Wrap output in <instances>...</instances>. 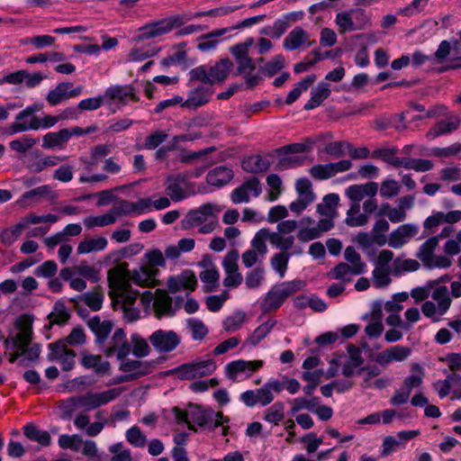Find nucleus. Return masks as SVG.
I'll list each match as a JSON object with an SVG mask.
<instances>
[{"label": "nucleus", "mask_w": 461, "mask_h": 461, "mask_svg": "<svg viewBox=\"0 0 461 461\" xmlns=\"http://www.w3.org/2000/svg\"><path fill=\"white\" fill-rule=\"evenodd\" d=\"M125 271V266L114 267L108 271L109 294L114 309L122 311L128 321H134L139 319L140 312L133 304L140 294L137 290L126 289Z\"/></svg>", "instance_id": "f257e3e1"}, {"label": "nucleus", "mask_w": 461, "mask_h": 461, "mask_svg": "<svg viewBox=\"0 0 461 461\" xmlns=\"http://www.w3.org/2000/svg\"><path fill=\"white\" fill-rule=\"evenodd\" d=\"M176 420L178 422L185 423L190 429L195 430V426L207 427L210 429L222 426V433H227L225 423L229 421L222 412L212 410H203L197 405H190L186 410L177 407L173 409Z\"/></svg>", "instance_id": "f03ea898"}, {"label": "nucleus", "mask_w": 461, "mask_h": 461, "mask_svg": "<svg viewBox=\"0 0 461 461\" xmlns=\"http://www.w3.org/2000/svg\"><path fill=\"white\" fill-rule=\"evenodd\" d=\"M123 392L121 387L111 388L101 392H89L83 395L70 397L60 402L59 408L68 417L71 416L77 408L92 411L117 399Z\"/></svg>", "instance_id": "7ed1b4c3"}, {"label": "nucleus", "mask_w": 461, "mask_h": 461, "mask_svg": "<svg viewBox=\"0 0 461 461\" xmlns=\"http://www.w3.org/2000/svg\"><path fill=\"white\" fill-rule=\"evenodd\" d=\"M15 328L17 330L16 334L10 336L5 341L6 347L12 345L14 348L20 349L23 356H25L31 361L38 358L41 353L40 345L33 344L28 347L32 337V319L28 315L20 316L15 321Z\"/></svg>", "instance_id": "20e7f679"}, {"label": "nucleus", "mask_w": 461, "mask_h": 461, "mask_svg": "<svg viewBox=\"0 0 461 461\" xmlns=\"http://www.w3.org/2000/svg\"><path fill=\"white\" fill-rule=\"evenodd\" d=\"M221 210L222 208L216 203L202 204L186 213L182 220V228L188 230L199 226V233H212L216 228V218Z\"/></svg>", "instance_id": "39448f33"}, {"label": "nucleus", "mask_w": 461, "mask_h": 461, "mask_svg": "<svg viewBox=\"0 0 461 461\" xmlns=\"http://www.w3.org/2000/svg\"><path fill=\"white\" fill-rule=\"evenodd\" d=\"M334 23L340 34L363 31L372 25L371 14L362 8H351L337 13Z\"/></svg>", "instance_id": "423d86ee"}, {"label": "nucleus", "mask_w": 461, "mask_h": 461, "mask_svg": "<svg viewBox=\"0 0 461 461\" xmlns=\"http://www.w3.org/2000/svg\"><path fill=\"white\" fill-rule=\"evenodd\" d=\"M231 68L232 62L230 59H221L213 66L202 65L191 69L190 78L206 84L220 83L228 77Z\"/></svg>", "instance_id": "0eeeda50"}, {"label": "nucleus", "mask_w": 461, "mask_h": 461, "mask_svg": "<svg viewBox=\"0 0 461 461\" xmlns=\"http://www.w3.org/2000/svg\"><path fill=\"white\" fill-rule=\"evenodd\" d=\"M185 20L180 15H175L150 23L140 29L138 40L144 41L161 37L175 28L180 27Z\"/></svg>", "instance_id": "6e6552de"}, {"label": "nucleus", "mask_w": 461, "mask_h": 461, "mask_svg": "<svg viewBox=\"0 0 461 461\" xmlns=\"http://www.w3.org/2000/svg\"><path fill=\"white\" fill-rule=\"evenodd\" d=\"M122 266H125L126 268L124 279L127 290L132 289L130 282L142 287H154L159 284V281L157 279L159 270L149 268L143 263L138 268L132 270H129V265L126 262L121 263L116 267Z\"/></svg>", "instance_id": "1a4fd4ad"}, {"label": "nucleus", "mask_w": 461, "mask_h": 461, "mask_svg": "<svg viewBox=\"0 0 461 461\" xmlns=\"http://www.w3.org/2000/svg\"><path fill=\"white\" fill-rule=\"evenodd\" d=\"M216 369L213 360L206 359L181 365L167 371L168 375H175L179 379H195L212 374Z\"/></svg>", "instance_id": "9d476101"}, {"label": "nucleus", "mask_w": 461, "mask_h": 461, "mask_svg": "<svg viewBox=\"0 0 461 461\" xmlns=\"http://www.w3.org/2000/svg\"><path fill=\"white\" fill-rule=\"evenodd\" d=\"M264 365L262 360L237 359L225 366V375L234 383L247 380Z\"/></svg>", "instance_id": "9b49d317"}, {"label": "nucleus", "mask_w": 461, "mask_h": 461, "mask_svg": "<svg viewBox=\"0 0 461 461\" xmlns=\"http://www.w3.org/2000/svg\"><path fill=\"white\" fill-rule=\"evenodd\" d=\"M296 199L289 204L292 212L301 214L312 203H313L317 195L313 191L311 181L306 177H302L295 182Z\"/></svg>", "instance_id": "f8f14e48"}, {"label": "nucleus", "mask_w": 461, "mask_h": 461, "mask_svg": "<svg viewBox=\"0 0 461 461\" xmlns=\"http://www.w3.org/2000/svg\"><path fill=\"white\" fill-rule=\"evenodd\" d=\"M140 300L145 308H149L152 304L158 318L173 314L171 298L164 290L158 289L155 294L146 291L140 295Z\"/></svg>", "instance_id": "ddd939ff"}, {"label": "nucleus", "mask_w": 461, "mask_h": 461, "mask_svg": "<svg viewBox=\"0 0 461 461\" xmlns=\"http://www.w3.org/2000/svg\"><path fill=\"white\" fill-rule=\"evenodd\" d=\"M149 339L152 347L161 353L175 350L181 342V338L176 331L167 330L154 331Z\"/></svg>", "instance_id": "4468645a"}, {"label": "nucleus", "mask_w": 461, "mask_h": 461, "mask_svg": "<svg viewBox=\"0 0 461 461\" xmlns=\"http://www.w3.org/2000/svg\"><path fill=\"white\" fill-rule=\"evenodd\" d=\"M411 348L407 346L395 345L377 353L374 361L382 367H386L393 362H404L411 355Z\"/></svg>", "instance_id": "2eb2a0df"}, {"label": "nucleus", "mask_w": 461, "mask_h": 461, "mask_svg": "<svg viewBox=\"0 0 461 461\" xmlns=\"http://www.w3.org/2000/svg\"><path fill=\"white\" fill-rule=\"evenodd\" d=\"M262 192V186L259 180L251 177L241 185L232 190L230 200L234 204L249 203L251 197H258Z\"/></svg>", "instance_id": "dca6fc26"}, {"label": "nucleus", "mask_w": 461, "mask_h": 461, "mask_svg": "<svg viewBox=\"0 0 461 461\" xmlns=\"http://www.w3.org/2000/svg\"><path fill=\"white\" fill-rule=\"evenodd\" d=\"M362 251L369 258L375 256V246L383 247L386 244L387 237L384 234H373L372 232H359L354 239Z\"/></svg>", "instance_id": "f3484780"}, {"label": "nucleus", "mask_w": 461, "mask_h": 461, "mask_svg": "<svg viewBox=\"0 0 461 461\" xmlns=\"http://www.w3.org/2000/svg\"><path fill=\"white\" fill-rule=\"evenodd\" d=\"M382 370L377 366H366L357 370V375L362 376L361 386L364 389H383L388 384L385 377H378Z\"/></svg>", "instance_id": "a211bd4d"}, {"label": "nucleus", "mask_w": 461, "mask_h": 461, "mask_svg": "<svg viewBox=\"0 0 461 461\" xmlns=\"http://www.w3.org/2000/svg\"><path fill=\"white\" fill-rule=\"evenodd\" d=\"M49 358L55 360L61 365L65 371L71 370L75 365L76 354L74 351L67 348L64 342L59 341L57 343L50 344Z\"/></svg>", "instance_id": "6ab92c4d"}, {"label": "nucleus", "mask_w": 461, "mask_h": 461, "mask_svg": "<svg viewBox=\"0 0 461 461\" xmlns=\"http://www.w3.org/2000/svg\"><path fill=\"white\" fill-rule=\"evenodd\" d=\"M418 232V228L412 224H402L393 230L387 238L386 243L393 249H401Z\"/></svg>", "instance_id": "aec40b11"}, {"label": "nucleus", "mask_w": 461, "mask_h": 461, "mask_svg": "<svg viewBox=\"0 0 461 461\" xmlns=\"http://www.w3.org/2000/svg\"><path fill=\"white\" fill-rule=\"evenodd\" d=\"M187 179V174H177L167 178L166 192L174 202H180L187 197L185 192Z\"/></svg>", "instance_id": "412c9836"}, {"label": "nucleus", "mask_w": 461, "mask_h": 461, "mask_svg": "<svg viewBox=\"0 0 461 461\" xmlns=\"http://www.w3.org/2000/svg\"><path fill=\"white\" fill-rule=\"evenodd\" d=\"M104 98H106L107 104H111L114 100H117L122 104H127L130 101L138 100L135 90L131 85L111 86L104 91Z\"/></svg>", "instance_id": "4be33fe9"}, {"label": "nucleus", "mask_w": 461, "mask_h": 461, "mask_svg": "<svg viewBox=\"0 0 461 461\" xmlns=\"http://www.w3.org/2000/svg\"><path fill=\"white\" fill-rule=\"evenodd\" d=\"M167 285L171 293L182 290L194 291L197 285V279L193 272L186 270L177 276H170Z\"/></svg>", "instance_id": "5701e85b"}, {"label": "nucleus", "mask_w": 461, "mask_h": 461, "mask_svg": "<svg viewBox=\"0 0 461 461\" xmlns=\"http://www.w3.org/2000/svg\"><path fill=\"white\" fill-rule=\"evenodd\" d=\"M378 191V185L375 182L352 185L346 188L345 194L351 201V203H359L364 197H375Z\"/></svg>", "instance_id": "b1692460"}, {"label": "nucleus", "mask_w": 461, "mask_h": 461, "mask_svg": "<svg viewBox=\"0 0 461 461\" xmlns=\"http://www.w3.org/2000/svg\"><path fill=\"white\" fill-rule=\"evenodd\" d=\"M284 390V384L277 379H270L260 388L254 390L258 404L267 406L270 404L275 398V393H279Z\"/></svg>", "instance_id": "393cba45"}, {"label": "nucleus", "mask_w": 461, "mask_h": 461, "mask_svg": "<svg viewBox=\"0 0 461 461\" xmlns=\"http://www.w3.org/2000/svg\"><path fill=\"white\" fill-rule=\"evenodd\" d=\"M131 352V346L127 342L126 335L123 330L117 329L109 343V346L105 349L107 356H111L116 353L118 358L122 359L127 357Z\"/></svg>", "instance_id": "a878e982"}, {"label": "nucleus", "mask_w": 461, "mask_h": 461, "mask_svg": "<svg viewBox=\"0 0 461 461\" xmlns=\"http://www.w3.org/2000/svg\"><path fill=\"white\" fill-rule=\"evenodd\" d=\"M312 44L310 35L302 27L294 28L285 38L283 45L287 50H295L300 48H307Z\"/></svg>", "instance_id": "bb28decb"}, {"label": "nucleus", "mask_w": 461, "mask_h": 461, "mask_svg": "<svg viewBox=\"0 0 461 461\" xmlns=\"http://www.w3.org/2000/svg\"><path fill=\"white\" fill-rule=\"evenodd\" d=\"M155 368L154 362L142 361V360H122L120 365V370L124 373H129V375H134L137 378L141 375L151 373Z\"/></svg>", "instance_id": "cd10ccee"}, {"label": "nucleus", "mask_w": 461, "mask_h": 461, "mask_svg": "<svg viewBox=\"0 0 461 461\" xmlns=\"http://www.w3.org/2000/svg\"><path fill=\"white\" fill-rule=\"evenodd\" d=\"M230 31V28H222L201 35L197 39V50H199L202 52H210L215 50L218 45L222 41L221 38Z\"/></svg>", "instance_id": "c85d7f7f"}, {"label": "nucleus", "mask_w": 461, "mask_h": 461, "mask_svg": "<svg viewBox=\"0 0 461 461\" xmlns=\"http://www.w3.org/2000/svg\"><path fill=\"white\" fill-rule=\"evenodd\" d=\"M461 220V211H450L448 212H435L424 221V228L432 230L442 223H456Z\"/></svg>", "instance_id": "c756f323"}, {"label": "nucleus", "mask_w": 461, "mask_h": 461, "mask_svg": "<svg viewBox=\"0 0 461 461\" xmlns=\"http://www.w3.org/2000/svg\"><path fill=\"white\" fill-rule=\"evenodd\" d=\"M460 118L457 115L450 114L433 126L426 136L428 139L433 140L440 135L450 133L458 128Z\"/></svg>", "instance_id": "7c9ffc66"}, {"label": "nucleus", "mask_w": 461, "mask_h": 461, "mask_svg": "<svg viewBox=\"0 0 461 461\" xmlns=\"http://www.w3.org/2000/svg\"><path fill=\"white\" fill-rule=\"evenodd\" d=\"M234 174L230 168L219 166L208 172L206 181L210 185L220 188L229 184Z\"/></svg>", "instance_id": "2f4dec72"}, {"label": "nucleus", "mask_w": 461, "mask_h": 461, "mask_svg": "<svg viewBox=\"0 0 461 461\" xmlns=\"http://www.w3.org/2000/svg\"><path fill=\"white\" fill-rule=\"evenodd\" d=\"M330 92L331 89L329 83H318V85L312 89L311 97L304 104V109L310 111L320 106L322 102L330 96Z\"/></svg>", "instance_id": "473e14b6"}, {"label": "nucleus", "mask_w": 461, "mask_h": 461, "mask_svg": "<svg viewBox=\"0 0 461 461\" xmlns=\"http://www.w3.org/2000/svg\"><path fill=\"white\" fill-rule=\"evenodd\" d=\"M276 321L275 320L269 319L264 323L260 324L257 327L252 333H250L248 338L245 339L243 346L244 347H256L258 346L274 329Z\"/></svg>", "instance_id": "72a5a7b5"}, {"label": "nucleus", "mask_w": 461, "mask_h": 461, "mask_svg": "<svg viewBox=\"0 0 461 461\" xmlns=\"http://www.w3.org/2000/svg\"><path fill=\"white\" fill-rule=\"evenodd\" d=\"M339 200L338 194H328L322 198L321 202L317 204L316 212L324 217H337Z\"/></svg>", "instance_id": "f704fd0d"}, {"label": "nucleus", "mask_w": 461, "mask_h": 461, "mask_svg": "<svg viewBox=\"0 0 461 461\" xmlns=\"http://www.w3.org/2000/svg\"><path fill=\"white\" fill-rule=\"evenodd\" d=\"M87 324L90 330L95 333L98 344L104 342L111 333L113 326L111 321H101L97 316L91 318Z\"/></svg>", "instance_id": "c9c22d12"}, {"label": "nucleus", "mask_w": 461, "mask_h": 461, "mask_svg": "<svg viewBox=\"0 0 461 461\" xmlns=\"http://www.w3.org/2000/svg\"><path fill=\"white\" fill-rule=\"evenodd\" d=\"M211 95L207 87H197L188 94L187 99L184 100L183 107L193 109L202 106L209 102Z\"/></svg>", "instance_id": "e433bc0d"}, {"label": "nucleus", "mask_w": 461, "mask_h": 461, "mask_svg": "<svg viewBox=\"0 0 461 461\" xmlns=\"http://www.w3.org/2000/svg\"><path fill=\"white\" fill-rule=\"evenodd\" d=\"M241 166L249 173H264L270 167V161L267 157L253 155L244 158Z\"/></svg>", "instance_id": "4c0bfd02"}, {"label": "nucleus", "mask_w": 461, "mask_h": 461, "mask_svg": "<svg viewBox=\"0 0 461 461\" xmlns=\"http://www.w3.org/2000/svg\"><path fill=\"white\" fill-rule=\"evenodd\" d=\"M81 365L86 369H93L97 375L107 374L110 364L102 359L101 356L84 353L81 357Z\"/></svg>", "instance_id": "58836bf2"}, {"label": "nucleus", "mask_w": 461, "mask_h": 461, "mask_svg": "<svg viewBox=\"0 0 461 461\" xmlns=\"http://www.w3.org/2000/svg\"><path fill=\"white\" fill-rule=\"evenodd\" d=\"M200 279L206 292L214 291L219 286L220 273L215 266L209 265L200 275Z\"/></svg>", "instance_id": "ea45409f"}, {"label": "nucleus", "mask_w": 461, "mask_h": 461, "mask_svg": "<svg viewBox=\"0 0 461 461\" xmlns=\"http://www.w3.org/2000/svg\"><path fill=\"white\" fill-rule=\"evenodd\" d=\"M107 245L108 240L104 237L86 239L79 242L77 246V253L82 255L103 251L107 248Z\"/></svg>", "instance_id": "a19ab883"}, {"label": "nucleus", "mask_w": 461, "mask_h": 461, "mask_svg": "<svg viewBox=\"0 0 461 461\" xmlns=\"http://www.w3.org/2000/svg\"><path fill=\"white\" fill-rule=\"evenodd\" d=\"M369 221L368 216L360 212L359 203H351L347 212L345 222L349 227H362L367 224Z\"/></svg>", "instance_id": "79ce46f5"}, {"label": "nucleus", "mask_w": 461, "mask_h": 461, "mask_svg": "<svg viewBox=\"0 0 461 461\" xmlns=\"http://www.w3.org/2000/svg\"><path fill=\"white\" fill-rule=\"evenodd\" d=\"M294 254H302L301 250L294 251L293 253H287L285 251H282L275 254L270 259V265L272 268L278 274V276L283 278L285 276L288 262L290 257Z\"/></svg>", "instance_id": "37998d69"}, {"label": "nucleus", "mask_w": 461, "mask_h": 461, "mask_svg": "<svg viewBox=\"0 0 461 461\" xmlns=\"http://www.w3.org/2000/svg\"><path fill=\"white\" fill-rule=\"evenodd\" d=\"M396 152L397 149L395 148H383L375 150L374 156L381 158L384 162L394 167L405 168L404 163H407L409 158L395 157Z\"/></svg>", "instance_id": "c03bdc74"}, {"label": "nucleus", "mask_w": 461, "mask_h": 461, "mask_svg": "<svg viewBox=\"0 0 461 461\" xmlns=\"http://www.w3.org/2000/svg\"><path fill=\"white\" fill-rule=\"evenodd\" d=\"M111 151V145L99 144L91 149L89 161H86L84 158H81L80 160L86 164V168L90 171L93 167L96 166L99 161L109 155Z\"/></svg>", "instance_id": "a18cd8bd"}, {"label": "nucleus", "mask_w": 461, "mask_h": 461, "mask_svg": "<svg viewBox=\"0 0 461 461\" xmlns=\"http://www.w3.org/2000/svg\"><path fill=\"white\" fill-rule=\"evenodd\" d=\"M70 87H72L71 83H59L54 89H51L48 93L46 96L48 104L51 106H56L68 100L67 90Z\"/></svg>", "instance_id": "49530a36"}, {"label": "nucleus", "mask_w": 461, "mask_h": 461, "mask_svg": "<svg viewBox=\"0 0 461 461\" xmlns=\"http://www.w3.org/2000/svg\"><path fill=\"white\" fill-rule=\"evenodd\" d=\"M363 358L361 352L357 348H353L349 352V357L342 367V374L346 377H350L357 374L358 367L362 365Z\"/></svg>", "instance_id": "de8ad7c7"}, {"label": "nucleus", "mask_w": 461, "mask_h": 461, "mask_svg": "<svg viewBox=\"0 0 461 461\" xmlns=\"http://www.w3.org/2000/svg\"><path fill=\"white\" fill-rule=\"evenodd\" d=\"M68 129L48 132L43 136L42 147L47 149L59 147L68 141Z\"/></svg>", "instance_id": "09e8293b"}, {"label": "nucleus", "mask_w": 461, "mask_h": 461, "mask_svg": "<svg viewBox=\"0 0 461 461\" xmlns=\"http://www.w3.org/2000/svg\"><path fill=\"white\" fill-rule=\"evenodd\" d=\"M269 242L271 245L281 250L286 251L293 248L294 236L282 233L278 230L271 232L268 230Z\"/></svg>", "instance_id": "8fccbe9b"}, {"label": "nucleus", "mask_w": 461, "mask_h": 461, "mask_svg": "<svg viewBox=\"0 0 461 461\" xmlns=\"http://www.w3.org/2000/svg\"><path fill=\"white\" fill-rule=\"evenodd\" d=\"M312 223H314V221L310 217H304L302 219V228L300 229L297 234V237L300 240L307 242L315 240L321 236L320 229L316 228V226H308Z\"/></svg>", "instance_id": "3c124183"}, {"label": "nucleus", "mask_w": 461, "mask_h": 461, "mask_svg": "<svg viewBox=\"0 0 461 461\" xmlns=\"http://www.w3.org/2000/svg\"><path fill=\"white\" fill-rule=\"evenodd\" d=\"M423 377V367L418 363H413L411 365V374L404 379L402 385L411 392L413 388H417L422 384Z\"/></svg>", "instance_id": "603ef678"}, {"label": "nucleus", "mask_w": 461, "mask_h": 461, "mask_svg": "<svg viewBox=\"0 0 461 461\" xmlns=\"http://www.w3.org/2000/svg\"><path fill=\"white\" fill-rule=\"evenodd\" d=\"M344 258L353 267L355 275H360L366 271V264L361 260V257L355 248L347 247L344 250Z\"/></svg>", "instance_id": "864d4df0"}, {"label": "nucleus", "mask_w": 461, "mask_h": 461, "mask_svg": "<svg viewBox=\"0 0 461 461\" xmlns=\"http://www.w3.org/2000/svg\"><path fill=\"white\" fill-rule=\"evenodd\" d=\"M285 300L283 298L276 286H273L266 294L262 302L264 312H271L279 308Z\"/></svg>", "instance_id": "5fc2aeb1"}, {"label": "nucleus", "mask_w": 461, "mask_h": 461, "mask_svg": "<svg viewBox=\"0 0 461 461\" xmlns=\"http://www.w3.org/2000/svg\"><path fill=\"white\" fill-rule=\"evenodd\" d=\"M315 80V75H309L298 82L287 95L285 104H292L294 102H295L300 97L301 94L303 91H306Z\"/></svg>", "instance_id": "6e6d98bb"}, {"label": "nucleus", "mask_w": 461, "mask_h": 461, "mask_svg": "<svg viewBox=\"0 0 461 461\" xmlns=\"http://www.w3.org/2000/svg\"><path fill=\"white\" fill-rule=\"evenodd\" d=\"M433 301L437 303L438 308L444 310L446 312L449 310L451 306L452 300L449 296L448 290L447 286H437L434 287L430 294Z\"/></svg>", "instance_id": "4d7b16f0"}, {"label": "nucleus", "mask_w": 461, "mask_h": 461, "mask_svg": "<svg viewBox=\"0 0 461 461\" xmlns=\"http://www.w3.org/2000/svg\"><path fill=\"white\" fill-rule=\"evenodd\" d=\"M283 298L285 300L289 296L294 294L297 292L303 290L306 286V283L303 280L294 279L292 281H286L275 285Z\"/></svg>", "instance_id": "13d9d810"}, {"label": "nucleus", "mask_w": 461, "mask_h": 461, "mask_svg": "<svg viewBox=\"0 0 461 461\" xmlns=\"http://www.w3.org/2000/svg\"><path fill=\"white\" fill-rule=\"evenodd\" d=\"M267 200L275 202L283 193V182L281 177L276 174H270L267 177Z\"/></svg>", "instance_id": "bf43d9fd"}, {"label": "nucleus", "mask_w": 461, "mask_h": 461, "mask_svg": "<svg viewBox=\"0 0 461 461\" xmlns=\"http://www.w3.org/2000/svg\"><path fill=\"white\" fill-rule=\"evenodd\" d=\"M117 221L114 218L111 210L106 213L96 216H89L84 219V224L86 228L92 229L95 227H104L115 223Z\"/></svg>", "instance_id": "052dcab7"}, {"label": "nucleus", "mask_w": 461, "mask_h": 461, "mask_svg": "<svg viewBox=\"0 0 461 461\" xmlns=\"http://www.w3.org/2000/svg\"><path fill=\"white\" fill-rule=\"evenodd\" d=\"M80 302L86 304L93 311H99L102 308L104 294L98 288L78 296Z\"/></svg>", "instance_id": "680f3d73"}, {"label": "nucleus", "mask_w": 461, "mask_h": 461, "mask_svg": "<svg viewBox=\"0 0 461 461\" xmlns=\"http://www.w3.org/2000/svg\"><path fill=\"white\" fill-rule=\"evenodd\" d=\"M267 240L269 241L268 229H260L251 240L250 250H254L256 253L259 254L261 258H263L267 252V248L266 245Z\"/></svg>", "instance_id": "e2e57ef3"}, {"label": "nucleus", "mask_w": 461, "mask_h": 461, "mask_svg": "<svg viewBox=\"0 0 461 461\" xmlns=\"http://www.w3.org/2000/svg\"><path fill=\"white\" fill-rule=\"evenodd\" d=\"M352 276H356L353 270V267L346 263H339L329 273V276L330 278L340 280L343 283L349 282Z\"/></svg>", "instance_id": "0e129e2a"}, {"label": "nucleus", "mask_w": 461, "mask_h": 461, "mask_svg": "<svg viewBox=\"0 0 461 461\" xmlns=\"http://www.w3.org/2000/svg\"><path fill=\"white\" fill-rule=\"evenodd\" d=\"M24 435L31 440L39 442L42 446H49L50 436L45 430L38 429L34 425L28 424L24 427Z\"/></svg>", "instance_id": "69168bd1"}, {"label": "nucleus", "mask_w": 461, "mask_h": 461, "mask_svg": "<svg viewBox=\"0 0 461 461\" xmlns=\"http://www.w3.org/2000/svg\"><path fill=\"white\" fill-rule=\"evenodd\" d=\"M55 38L43 34V35H36L33 37H27L21 41L23 45H32L34 50H41L46 47L52 46L55 43Z\"/></svg>", "instance_id": "338daca9"}, {"label": "nucleus", "mask_w": 461, "mask_h": 461, "mask_svg": "<svg viewBox=\"0 0 461 461\" xmlns=\"http://www.w3.org/2000/svg\"><path fill=\"white\" fill-rule=\"evenodd\" d=\"M142 263L149 268L158 270V267L166 265V260L163 253L159 249H154L145 253Z\"/></svg>", "instance_id": "774afa93"}]
</instances>
